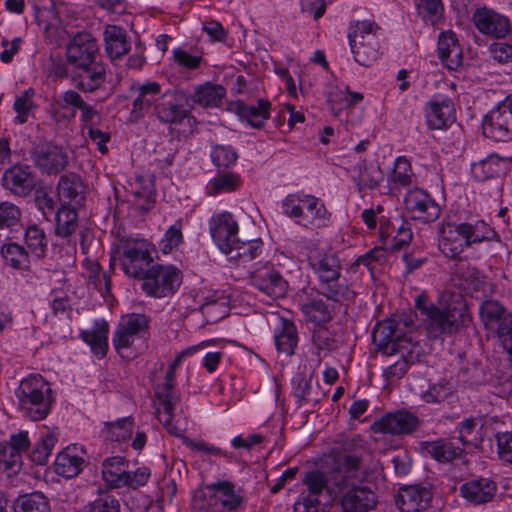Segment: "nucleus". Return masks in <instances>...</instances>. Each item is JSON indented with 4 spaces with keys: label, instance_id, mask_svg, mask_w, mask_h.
Instances as JSON below:
<instances>
[{
    "label": "nucleus",
    "instance_id": "obj_37",
    "mask_svg": "<svg viewBox=\"0 0 512 512\" xmlns=\"http://www.w3.org/2000/svg\"><path fill=\"white\" fill-rule=\"evenodd\" d=\"M226 95V89L212 82L195 87L191 100L202 107H218Z\"/></svg>",
    "mask_w": 512,
    "mask_h": 512
},
{
    "label": "nucleus",
    "instance_id": "obj_28",
    "mask_svg": "<svg viewBox=\"0 0 512 512\" xmlns=\"http://www.w3.org/2000/svg\"><path fill=\"white\" fill-rule=\"evenodd\" d=\"M431 492L418 485L406 486L399 490L396 504L402 512H420L428 506Z\"/></svg>",
    "mask_w": 512,
    "mask_h": 512
},
{
    "label": "nucleus",
    "instance_id": "obj_26",
    "mask_svg": "<svg viewBox=\"0 0 512 512\" xmlns=\"http://www.w3.org/2000/svg\"><path fill=\"white\" fill-rule=\"evenodd\" d=\"M380 236L384 241L391 237L390 248L400 250L411 242L413 234L409 222L396 217L387 223L381 222Z\"/></svg>",
    "mask_w": 512,
    "mask_h": 512
},
{
    "label": "nucleus",
    "instance_id": "obj_23",
    "mask_svg": "<svg viewBox=\"0 0 512 512\" xmlns=\"http://www.w3.org/2000/svg\"><path fill=\"white\" fill-rule=\"evenodd\" d=\"M305 482L308 492L303 494L301 498H304L309 505L315 506L317 512H325L333 502V496L327 486L324 474L319 471L310 472L307 474Z\"/></svg>",
    "mask_w": 512,
    "mask_h": 512
},
{
    "label": "nucleus",
    "instance_id": "obj_44",
    "mask_svg": "<svg viewBox=\"0 0 512 512\" xmlns=\"http://www.w3.org/2000/svg\"><path fill=\"white\" fill-rule=\"evenodd\" d=\"M241 184V178L238 174L227 172L211 179L206 186V193L209 196H217L222 193H231L236 191Z\"/></svg>",
    "mask_w": 512,
    "mask_h": 512
},
{
    "label": "nucleus",
    "instance_id": "obj_1",
    "mask_svg": "<svg viewBox=\"0 0 512 512\" xmlns=\"http://www.w3.org/2000/svg\"><path fill=\"white\" fill-rule=\"evenodd\" d=\"M415 307L427 337L431 340L457 333L469 320L460 294L444 292L435 304L422 293L416 297Z\"/></svg>",
    "mask_w": 512,
    "mask_h": 512
},
{
    "label": "nucleus",
    "instance_id": "obj_38",
    "mask_svg": "<svg viewBox=\"0 0 512 512\" xmlns=\"http://www.w3.org/2000/svg\"><path fill=\"white\" fill-rule=\"evenodd\" d=\"M457 229L470 246L482 241H491L496 237V232L483 220L457 224Z\"/></svg>",
    "mask_w": 512,
    "mask_h": 512
},
{
    "label": "nucleus",
    "instance_id": "obj_31",
    "mask_svg": "<svg viewBox=\"0 0 512 512\" xmlns=\"http://www.w3.org/2000/svg\"><path fill=\"white\" fill-rule=\"evenodd\" d=\"M109 325L104 319H96L93 326L82 330L81 339L90 346L91 352L98 358L105 357L108 350Z\"/></svg>",
    "mask_w": 512,
    "mask_h": 512
},
{
    "label": "nucleus",
    "instance_id": "obj_34",
    "mask_svg": "<svg viewBox=\"0 0 512 512\" xmlns=\"http://www.w3.org/2000/svg\"><path fill=\"white\" fill-rule=\"evenodd\" d=\"M3 183L14 195L26 196L34 187V177L25 169L14 167L4 173Z\"/></svg>",
    "mask_w": 512,
    "mask_h": 512
},
{
    "label": "nucleus",
    "instance_id": "obj_53",
    "mask_svg": "<svg viewBox=\"0 0 512 512\" xmlns=\"http://www.w3.org/2000/svg\"><path fill=\"white\" fill-rule=\"evenodd\" d=\"M56 443L57 437L51 432L41 436L32 450L31 460L38 465L46 464Z\"/></svg>",
    "mask_w": 512,
    "mask_h": 512
},
{
    "label": "nucleus",
    "instance_id": "obj_27",
    "mask_svg": "<svg viewBox=\"0 0 512 512\" xmlns=\"http://www.w3.org/2000/svg\"><path fill=\"white\" fill-rule=\"evenodd\" d=\"M497 492V485L488 478H479L464 483L460 493L464 499L473 505L490 502Z\"/></svg>",
    "mask_w": 512,
    "mask_h": 512
},
{
    "label": "nucleus",
    "instance_id": "obj_45",
    "mask_svg": "<svg viewBox=\"0 0 512 512\" xmlns=\"http://www.w3.org/2000/svg\"><path fill=\"white\" fill-rule=\"evenodd\" d=\"M25 243L32 255L37 258L45 256L48 246L46 234L37 224H31L27 227L24 235Z\"/></svg>",
    "mask_w": 512,
    "mask_h": 512
},
{
    "label": "nucleus",
    "instance_id": "obj_17",
    "mask_svg": "<svg viewBox=\"0 0 512 512\" xmlns=\"http://www.w3.org/2000/svg\"><path fill=\"white\" fill-rule=\"evenodd\" d=\"M419 425L420 420L415 414L406 410H398L377 419L371 428L375 433L403 436L412 434Z\"/></svg>",
    "mask_w": 512,
    "mask_h": 512
},
{
    "label": "nucleus",
    "instance_id": "obj_51",
    "mask_svg": "<svg viewBox=\"0 0 512 512\" xmlns=\"http://www.w3.org/2000/svg\"><path fill=\"white\" fill-rule=\"evenodd\" d=\"M426 450L439 462H450L461 453V450L452 442L444 440L427 443Z\"/></svg>",
    "mask_w": 512,
    "mask_h": 512
},
{
    "label": "nucleus",
    "instance_id": "obj_63",
    "mask_svg": "<svg viewBox=\"0 0 512 512\" xmlns=\"http://www.w3.org/2000/svg\"><path fill=\"white\" fill-rule=\"evenodd\" d=\"M88 512H120V503L114 496L104 494L89 504Z\"/></svg>",
    "mask_w": 512,
    "mask_h": 512
},
{
    "label": "nucleus",
    "instance_id": "obj_55",
    "mask_svg": "<svg viewBox=\"0 0 512 512\" xmlns=\"http://www.w3.org/2000/svg\"><path fill=\"white\" fill-rule=\"evenodd\" d=\"M35 95V91L32 88H29L20 95L15 98L14 101V110L16 112V116L14 118V122L16 124H24L27 122L28 117L31 113V110L34 106L33 97Z\"/></svg>",
    "mask_w": 512,
    "mask_h": 512
},
{
    "label": "nucleus",
    "instance_id": "obj_39",
    "mask_svg": "<svg viewBox=\"0 0 512 512\" xmlns=\"http://www.w3.org/2000/svg\"><path fill=\"white\" fill-rule=\"evenodd\" d=\"M415 174L411 163L405 156H399L394 161L393 170L388 175V183L391 189L407 187L413 184Z\"/></svg>",
    "mask_w": 512,
    "mask_h": 512
},
{
    "label": "nucleus",
    "instance_id": "obj_46",
    "mask_svg": "<svg viewBox=\"0 0 512 512\" xmlns=\"http://www.w3.org/2000/svg\"><path fill=\"white\" fill-rule=\"evenodd\" d=\"M301 310L308 321L319 326L332 319L331 309L322 299H313L304 303Z\"/></svg>",
    "mask_w": 512,
    "mask_h": 512
},
{
    "label": "nucleus",
    "instance_id": "obj_21",
    "mask_svg": "<svg viewBox=\"0 0 512 512\" xmlns=\"http://www.w3.org/2000/svg\"><path fill=\"white\" fill-rule=\"evenodd\" d=\"M251 283L256 289L272 299L283 297L288 289V282L269 264L251 273Z\"/></svg>",
    "mask_w": 512,
    "mask_h": 512
},
{
    "label": "nucleus",
    "instance_id": "obj_3",
    "mask_svg": "<svg viewBox=\"0 0 512 512\" xmlns=\"http://www.w3.org/2000/svg\"><path fill=\"white\" fill-rule=\"evenodd\" d=\"M308 263L318 279L321 294L327 299L340 302L354 297V292L342 277V261L338 253L315 251L308 257Z\"/></svg>",
    "mask_w": 512,
    "mask_h": 512
},
{
    "label": "nucleus",
    "instance_id": "obj_20",
    "mask_svg": "<svg viewBox=\"0 0 512 512\" xmlns=\"http://www.w3.org/2000/svg\"><path fill=\"white\" fill-rule=\"evenodd\" d=\"M132 100V107L130 117L133 120L143 118L161 96V85L155 81H147L144 83H135L130 88Z\"/></svg>",
    "mask_w": 512,
    "mask_h": 512
},
{
    "label": "nucleus",
    "instance_id": "obj_10",
    "mask_svg": "<svg viewBox=\"0 0 512 512\" xmlns=\"http://www.w3.org/2000/svg\"><path fill=\"white\" fill-rule=\"evenodd\" d=\"M483 134L495 141L512 140V95L507 96L483 119Z\"/></svg>",
    "mask_w": 512,
    "mask_h": 512
},
{
    "label": "nucleus",
    "instance_id": "obj_57",
    "mask_svg": "<svg viewBox=\"0 0 512 512\" xmlns=\"http://www.w3.org/2000/svg\"><path fill=\"white\" fill-rule=\"evenodd\" d=\"M183 222L178 219L171 225L160 240L159 248L162 253L169 254L183 242Z\"/></svg>",
    "mask_w": 512,
    "mask_h": 512
},
{
    "label": "nucleus",
    "instance_id": "obj_42",
    "mask_svg": "<svg viewBox=\"0 0 512 512\" xmlns=\"http://www.w3.org/2000/svg\"><path fill=\"white\" fill-rule=\"evenodd\" d=\"M13 507L14 512H50L49 499L42 492L18 496Z\"/></svg>",
    "mask_w": 512,
    "mask_h": 512
},
{
    "label": "nucleus",
    "instance_id": "obj_43",
    "mask_svg": "<svg viewBox=\"0 0 512 512\" xmlns=\"http://www.w3.org/2000/svg\"><path fill=\"white\" fill-rule=\"evenodd\" d=\"M504 170V160L497 155H490L486 159L472 165L471 172L477 181H486L500 175Z\"/></svg>",
    "mask_w": 512,
    "mask_h": 512
},
{
    "label": "nucleus",
    "instance_id": "obj_52",
    "mask_svg": "<svg viewBox=\"0 0 512 512\" xmlns=\"http://www.w3.org/2000/svg\"><path fill=\"white\" fill-rule=\"evenodd\" d=\"M263 250V242L260 239L250 241H240L237 239V243L233 248L234 255L232 258L239 259L242 262L252 261L259 257Z\"/></svg>",
    "mask_w": 512,
    "mask_h": 512
},
{
    "label": "nucleus",
    "instance_id": "obj_61",
    "mask_svg": "<svg viewBox=\"0 0 512 512\" xmlns=\"http://www.w3.org/2000/svg\"><path fill=\"white\" fill-rule=\"evenodd\" d=\"M22 466V456L5 443L0 444V468L12 472Z\"/></svg>",
    "mask_w": 512,
    "mask_h": 512
},
{
    "label": "nucleus",
    "instance_id": "obj_15",
    "mask_svg": "<svg viewBox=\"0 0 512 512\" xmlns=\"http://www.w3.org/2000/svg\"><path fill=\"white\" fill-rule=\"evenodd\" d=\"M31 159L42 173L48 175L59 174L68 163L66 151L51 142L36 145L31 151Z\"/></svg>",
    "mask_w": 512,
    "mask_h": 512
},
{
    "label": "nucleus",
    "instance_id": "obj_25",
    "mask_svg": "<svg viewBox=\"0 0 512 512\" xmlns=\"http://www.w3.org/2000/svg\"><path fill=\"white\" fill-rule=\"evenodd\" d=\"M348 171L359 190L374 189L383 179L380 167L369 165L361 156L348 167Z\"/></svg>",
    "mask_w": 512,
    "mask_h": 512
},
{
    "label": "nucleus",
    "instance_id": "obj_36",
    "mask_svg": "<svg viewBox=\"0 0 512 512\" xmlns=\"http://www.w3.org/2000/svg\"><path fill=\"white\" fill-rule=\"evenodd\" d=\"M84 459L76 454L75 448L67 447L60 452L55 460V473L65 477L73 478L83 469Z\"/></svg>",
    "mask_w": 512,
    "mask_h": 512
},
{
    "label": "nucleus",
    "instance_id": "obj_54",
    "mask_svg": "<svg viewBox=\"0 0 512 512\" xmlns=\"http://www.w3.org/2000/svg\"><path fill=\"white\" fill-rule=\"evenodd\" d=\"M87 284L89 287L100 292L103 297L110 293V277L102 272L101 266L98 263L90 264L87 271Z\"/></svg>",
    "mask_w": 512,
    "mask_h": 512
},
{
    "label": "nucleus",
    "instance_id": "obj_24",
    "mask_svg": "<svg viewBox=\"0 0 512 512\" xmlns=\"http://www.w3.org/2000/svg\"><path fill=\"white\" fill-rule=\"evenodd\" d=\"M106 67L100 61H96L85 68L73 71L72 82L74 86L84 93H92L100 89L106 82Z\"/></svg>",
    "mask_w": 512,
    "mask_h": 512
},
{
    "label": "nucleus",
    "instance_id": "obj_30",
    "mask_svg": "<svg viewBox=\"0 0 512 512\" xmlns=\"http://www.w3.org/2000/svg\"><path fill=\"white\" fill-rule=\"evenodd\" d=\"M273 332L278 353L292 356L298 344V333L294 322L290 319L279 317Z\"/></svg>",
    "mask_w": 512,
    "mask_h": 512
},
{
    "label": "nucleus",
    "instance_id": "obj_64",
    "mask_svg": "<svg viewBox=\"0 0 512 512\" xmlns=\"http://www.w3.org/2000/svg\"><path fill=\"white\" fill-rule=\"evenodd\" d=\"M499 458L512 464V432H499L495 436Z\"/></svg>",
    "mask_w": 512,
    "mask_h": 512
},
{
    "label": "nucleus",
    "instance_id": "obj_56",
    "mask_svg": "<svg viewBox=\"0 0 512 512\" xmlns=\"http://www.w3.org/2000/svg\"><path fill=\"white\" fill-rule=\"evenodd\" d=\"M418 15L424 21L435 24L442 16L444 7L441 0H414Z\"/></svg>",
    "mask_w": 512,
    "mask_h": 512
},
{
    "label": "nucleus",
    "instance_id": "obj_8",
    "mask_svg": "<svg viewBox=\"0 0 512 512\" xmlns=\"http://www.w3.org/2000/svg\"><path fill=\"white\" fill-rule=\"evenodd\" d=\"M139 280L146 296L165 298L178 290L182 273L173 265L153 264Z\"/></svg>",
    "mask_w": 512,
    "mask_h": 512
},
{
    "label": "nucleus",
    "instance_id": "obj_47",
    "mask_svg": "<svg viewBox=\"0 0 512 512\" xmlns=\"http://www.w3.org/2000/svg\"><path fill=\"white\" fill-rule=\"evenodd\" d=\"M5 263L14 269L23 270L29 266V253L17 243H7L1 247Z\"/></svg>",
    "mask_w": 512,
    "mask_h": 512
},
{
    "label": "nucleus",
    "instance_id": "obj_7",
    "mask_svg": "<svg viewBox=\"0 0 512 512\" xmlns=\"http://www.w3.org/2000/svg\"><path fill=\"white\" fill-rule=\"evenodd\" d=\"M117 251L123 272L140 279L152 266L155 247L144 238L128 236L119 239Z\"/></svg>",
    "mask_w": 512,
    "mask_h": 512
},
{
    "label": "nucleus",
    "instance_id": "obj_18",
    "mask_svg": "<svg viewBox=\"0 0 512 512\" xmlns=\"http://www.w3.org/2000/svg\"><path fill=\"white\" fill-rule=\"evenodd\" d=\"M472 21L481 34L496 39L506 37L511 30L510 20L506 15L486 6L475 10Z\"/></svg>",
    "mask_w": 512,
    "mask_h": 512
},
{
    "label": "nucleus",
    "instance_id": "obj_13",
    "mask_svg": "<svg viewBox=\"0 0 512 512\" xmlns=\"http://www.w3.org/2000/svg\"><path fill=\"white\" fill-rule=\"evenodd\" d=\"M404 207L411 218L424 223L435 221L441 214L440 206L430 193L418 187L408 190L405 194Z\"/></svg>",
    "mask_w": 512,
    "mask_h": 512
},
{
    "label": "nucleus",
    "instance_id": "obj_32",
    "mask_svg": "<svg viewBox=\"0 0 512 512\" xmlns=\"http://www.w3.org/2000/svg\"><path fill=\"white\" fill-rule=\"evenodd\" d=\"M236 114L251 127L261 129L270 118L271 103L267 99H258L256 105L236 103Z\"/></svg>",
    "mask_w": 512,
    "mask_h": 512
},
{
    "label": "nucleus",
    "instance_id": "obj_60",
    "mask_svg": "<svg viewBox=\"0 0 512 512\" xmlns=\"http://www.w3.org/2000/svg\"><path fill=\"white\" fill-rule=\"evenodd\" d=\"M20 219L21 210L17 205L7 201L0 203V230L13 228Z\"/></svg>",
    "mask_w": 512,
    "mask_h": 512
},
{
    "label": "nucleus",
    "instance_id": "obj_9",
    "mask_svg": "<svg viewBox=\"0 0 512 512\" xmlns=\"http://www.w3.org/2000/svg\"><path fill=\"white\" fill-rule=\"evenodd\" d=\"M240 489L228 481H219L205 488L204 498L195 499V506L206 512H230L236 510L242 503Z\"/></svg>",
    "mask_w": 512,
    "mask_h": 512
},
{
    "label": "nucleus",
    "instance_id": "obj_16",
    "mask_svg": "<svg viewBox=\"0 0 512 512\" xmlns=\"http://www.w3.org/2000/svg\"><path fill=\"white\" fill-rule=\"evenodd\" d=\"M98 57L99 46L88 33L77 34L66 47V60L73 67V71L93 64L98 61Z\"/></svg>",
    "mask_w": 512,
    "mask_h": 512
},
{
    "label": "nucleus",
    "instance_id": "obj_59",
    "mask_svg": "<svg viewBox=\"0 0 512 512\" xmlns=\"http://www.w3.org/2000/svg\"><path fill=\"white\" fill-rule=\"evenodd\" d=\"M58 193L64 199L78 202L82 193V183L75 175L61 177L58 183Z\"/></svg>",
    "mask_w": 512,
    "mask_h": 512
},
{
    "label": "nucleus",
    "instance_id": "obj_2",
    "mask_svg": "<svg viewBox=\"0 0 512 512\" xmlns=\"http://www.w3.org/2000/svg\"><path fill=\"white\" fill-rule=\"evenodd\" d=\"M367 472L356 456H346L333 470L330 483L341 498V505L346 512H367L376 504L375 493L362 486Z\"/></svg>",
    "mask_w": 512,
    "mask_h": 512
},
{
    "label": "nucleus",
    "instance_id": "obj_6",
    "mask_svg": "<svg viewBox=\"0 0 512 512\" xmlns=\"http://www.w3.org/2000/svg\"><path fill=\"white\" fill-rule=\"evenodd\" d=\"M207 345L208 342H202L198 345L183 349L170 365L166 372L164 382L156 387L155 395L162 406V408L157 409V417L172 435L179 436L181 434V430L173 423L175 407L179 402V396L174 388L176 377L175 370L186 357L194 355Z\"/></svg>",
    "mask_w": 512,
    "mask_h": 512
},
{
    "label": "nucleus",
    "instance_id": "obj_19",
    "mask_svg": "<svg viewBox=\"0 0 512 512\" xmlns=\"http://www.w3.org/2000/svg\"><path fill=\"white\" fill-rule=\"evenodd\" d=\"M185 94L182 91L167 89L161 93L155 104L157 119L165 124H180L188 115L184 107Z\"/></svg>",
    "mask_w": 512,
    "mask_h": 512
},
{
    "label": "nucleus",
    "instance_id": "obj_14",
    "mask_svg": "<svg viewBox=\"0 0 512 512\" xmlns=\"http://www.w3.org/2000/svg\"><path fill=\"white\" fill-rule=\"evenodd\" d=\"M149 327L148 319L143 314L132 313L122 317L113 335V346L118 353L132 347Z\"/></svg>",
    "mask_w": 512,
    "mask_h": 512
},
{
    "label": "nucleus",
    "instance_id": "obj_22",
    "mask_svg": "<svg viewBox=\"0 0 512 512\" xmlns=\"http://www.w3.org/2000/svg\"><path fill=\"white\" fill-rule=\"evenodd\" d=\"M425 114L427 124L431 129L446 128L456 120L452 99L440 94L429 100L425 107Z\"/></svg>",
    "mask_w": 512,
    "mask_h": 512
},
{
    "label": "nucleus",
    "instance_id": "obj_50",
    "mask_svg": "<svg viewBox=\"0 0 512 512\" xmlns=\"http://www.w3.org/2000/svg\"><path fill=\"white\" fill-rule=\"evenodd\" d=\"M480 315L485 326L498 327L504 322L506 318L512 316L506 313L505 308L497 301H486L480 307Z\"/></svg>",
    "mask_w": 512,
    "mask_h": 512
},
{
    "label": "nucleus",
    "instance_id": "obj_12",
    "mask_svg": "<svg viewBox=\"0 0 512 512\" xmlns=\"http://www.w3.org/2000/svg\"><path fill=\"white\" fill-rule=\"evenodd\" d=\"M208 225L216 246L223 253L232 254L239 233V225L233 214L228 211L215 213L210 218Z\"/></svg>",
    "mask_w": 512,
    "mask_h": 512
},
{
    "label": "nucleus",
    "instance_id": "obj_41",
    "mask_svg": "<svg viewBox=\"0 0 512 512\" xmlns=\"http://www.w3.org/2000/svg\"><path fill=\"white\" fill-rule=\"evenodd\" d=\"M469 246L466 239L458 232L457 225L454 228L449 227L447 230H444L439 242L441 252L451 259L458 257Z\"/></svg>",
    "mask_w": 512,
    "mask_h": 512
},
{
    "label": "nucleus",
    "instance_id": "obj_11",
    "mask_svg": "<svg viewBox=\"0 0 512 512\" xmlns=\"http://www.w3.org/2000/svg\"><path fill=\"white\" fill-rule=\"evenodd\" d=\"M378 26L372 21H360L351 26L348 34L350 48H358L364 38H368L366 51H356V62L363 66H370L379 55V40L376 35Z\"/></svg>",
    "mask_w": 512,
    "mask_h": 512
},
{
    "label": "nucleus",
    "instance_id": "obj_49",
    "mask_svg": "<svg viewBox=\"0 0 512 512\" xmlns=\"http://www.w3.org/2000/svg\"><path fill=\"white\" fill-rule=\"evenodd\" d=\"M134 422L131 417H124L115 422L105 423L106 439L113 442H125L133 433Z\"/></svg>",
    "mask_w": 512,
    "mask_h": 512
},
{
    "label": "nucleus",
    "instance_id": "obj_35",
    "mask_svg": "<svg viewBox=\"0 0 512 512\" xmlns=\"http://www.w3.org/2000/svg\"><path fill=\"white\" fill-rule=\"evenodd\" d=\"M105 49L111 59H118L125 55L130 44L123 28L116 25H109L104 31Z\"/></svg>",
    "mask_w": 512,
    "mask_h": 512
},
{
    "label": "nucleus",
    "instance_id": "obj_5",
    "mask_svg": "<svg viewBox=\"0 0 512 512\" xmlns=\"http://www.w3.org/2000/svg\"><path fill=\"white\" fill-rule=\"evenodd\" d=\"M18 408L22 415L38 421L47 417L53 402L50 384L41 375L24 378L17 388Z\"/></svg>",
    "mask_w": 512,
    "mask_h": 512
},
{
    "label": "nucleus",
    "instance_id": "obj_29",
    "mask_svg": "<svg viewBox=\"0 0 512 512\" xmlns=\"http://www.w3.org/2000/svg\"><path fill=\"white\" fill-rule=\"evenodd\" d=\"M400 337L398 322L395 319H386L376 326L373 332V343L383 354L392 355L398 350L397 341Z\"/></svg>",
    "mask_w": 512,
    "mask_h": 512
},
{
    "label": "nucleus",
    "instance_id": "obj_40",
    "mask_svg": "<svg viewBox=\"0 0 512 512\" xmlns=\"http://www.w3.org/2000/svg\"><path fill=\"white\" fill-rule=\"evenodd\" d=\"M126 461L123 457L113 456L102 463V477L110 488H122V479L126 472Z\"/></svg>",
    "mask_w": 512,
    "mask_h": 512
},
{
    "label": "nucleus",
    "instance_id": "obj_48",
    "mask_svg": "<svg viewBox=\"0 0 512 512\" xmlns=\"http://www.w3.org/2000/svg\"><path fill=\"white\" fill-rule=\"evenodd\" d=\"M78 228V215L75 209L62 206L56 213V234L67 238Z\"/></svg>",
    "mask_w": 512,
    "mask_h": 512
},
{
    "label": "nucleus",
    "instance_id": "obj_4",
    "mask_svg": "<svg viewBox=\"0 0 512 512\" xmlns=\"http://www.w3.org/2000/svg\"><path fill=\"white\" fill-rule=\"evenodd\" d=\"M281 208L285 216L307 229L326 227L331 220V213L323 201L303 192L288 194L282 200Z\"/></svg>",
    "mask_w": 512,
    "mask_h": 512
},
{
    "label": "nucleus",
    "instance_id": "obj_33",
    "mask_svg": "<svg viewBox=\"0 0 512 512\" xmlns=\"http://www.w3.org/2000/svg\"><path fill=\"white\" fill-rule=\"evenodd\" d=\"M362 100L363 95L361 93L351 92L345 85L331 86L327 92V102L336 117L344 109L355 106Z\"/></svg>",
    "mask_w": 512,
    "mask_h": 512
},
{
    "label": "nucleus",
    "instance_id": "obj_58",
    "mask_svg": "<svg viewBox=\"0 0 512 512\" xmlns=\"http://www.w3.org/2000/svg\"><path fill=\"white\" fill-rule=\"evenodd\" d=\"M211 159L218 168H227L236 163L238 154L230 145H213Z\"/></svg>",
    "mask_w": 512,
    "mask_h": 512
},
{
    "label": "nucleus",
    "instance_id": "obj_62",
    "mask_svg": "<svg viewBox=\"0 0 512 512\" xmlns=\"http://www.w3.org/2000/svg\"><path fill=\"white\" fill-rule=\"evenodd\" d=\"M450 393L451 388L448 384L446 382H439L430 385L427 390L421 392L419 395L425 403L433 404L443 401Z\"/></svg>",
    "mask_w": 512,
    "mask_h": 512
}]
</instances>
